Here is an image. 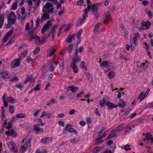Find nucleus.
<instances>
[{
	"label": "nucleus",
	"instance_id": "1",
	"mask_svg": "<svg viewBox=\"0 0 153 153\" xmlns=\"http://www.w3.org/2000/svg\"><path fill=\"white\" fill-rule=\"evenodd\" d=\"M75 56L72 60V63L71 65V67L73 70L74 72L77 73L78 71V68L76 65L77 63L79 62L81 58L80 57L78 56V49L76 48L75 51Z\"/></svg>",
	"mask_w": 153,
	"mask_h": 153
},
{
	"label": "nucleus",
	"instance_id": "2",
	"mask_svg": "<svg viewBox=\"0 0 153 153\" xmlns=\"http://www.w3.org/2000/svg\"><path fill=\"white\" fill-rule=\"evenodd\" d=\"M91 11L96 17V19L99 17L100 15L98 12V7L96 4L91 5Z\"/></svg>",
	"mask_w": 153,
	"mask_h": 153
},
{
	"label": "nucleus",
	"instance_id": "3",
	"mask_svg": "<svg viewBox=\"0 0 153 153\" xmlns=\"http://www.w3.org/2000/svg\"><path fill=\"white\" fill-rule=\"evenodd\" d=\"M52 23L51 20L48 21L43 27L41 31L42 34H44L45 32L47 31L49 28L52 25Z\"/></svg>",
	"mask_w": 153,
	"mask_h": 153
},
{
	"label": "nucleus",
	"instance_id": "4",
	"mask_svg": "<svg viewBox=\"0 0 153 153\" xmlns=\"http://www.w3.org/2000/svg\"><path fill=\"white\" fill-rule=\"evenodd\" d=\"M21 58H19L14 60L13 62L11 64V68H14L16 67L19 66L20 64Z\"/></svg>",
	"mask_w": 153,
	"mask_h": 153
},
{
	"label": "nucleus",
	"instance_id": "5",
	"mask_svg": "<svg viewBox=\"0 0 153 153\" xmlns=\"http://www.w3.org/2000/svg\"><path fill=\"white\" fill-rule=\"evenodd\" d=\"M5 133L7 134L8 136H12L14 137H16L17 136L16 132L13 129L6 131Z\"/></svg>",
	"mask_w": 153,
	"mask_h": 153
},
{
	"label": "nucleus",
	"instance_id": "6",
	"mask_svg": "<svg viewBox=\"0 0 153 153\" xmlns=\"http://www.w3.org/2000/svg\"><path fill=\"white\" fill-rule=\"evenodd\" d=\"M0 77L4 79H9L10 77V75L7 71L0 72Z\"/></svg>",
	"mask_w": 153,
	"mask_h": 153
},
{
	"label": "nucleus",
	"instance_id": "7",
	"mask_svg": "<svg viewBox=\"0 0 153 153\" xmlns=\"http://www.w3.org/2000/svg\"><path fill=\"white\" fill-rule=\"evenodd\" d=\"M34 130L36 131V133L37 134L42 133L43 132V130L42 128H41L37 125H35L34 126Z\"/></svg>",
	"mask_w": 153,
	"mask_h": 153
},
{
	"label": "nucleus",
	"instance_id": "8",
	"mask_svg": "<svg viewBox=\"0 0 153 153\" xmlns=\"http://www.w3.org/2000/svg\"><path fill=\"white\" fill-rule=\"evenodd\" d=\"M56 65L57 64H56V62H54L53 61H52V62L51 63L50 65L49 70L51 72H53L54 71L55 68V65Z\"/></svg>",
	"mask_w": 153,
	"mask_h": 153
},
{
	"label": "nucleus",
	"instance_id": "9",
	"mask_svg": "<svg viewBox=\"0 0 153 153\" xmlns=\"http://www.w3.org/2000/svg\"><path fill=\"white\" fill-rule=\"evenodd\" d=\"M76 36V34H73L70 36H68L66 38V41L68 43H71L72 42V39H74Z\"/></svg>",
	"mask_w": 153,
	"mask_h": 153
},
{
	"label": "nucleus",
	"instance_id": "10",
	"mask_svg": "<svg viewBox=\"0 0 153 153\" xmlns=\"http://www.w3.org/2000/svg\"><path fill=\"white\" fill-rule=\"evenodd\" d=\"M57 27V25H55L52 27V28L51 29L50 33H52V38L53 40L54 39V35L55 33L56 29Z\"/></svg>",
	"mask_w": 153,
	"mask_h": 153
},
{
	"label": "nucleus",
	"instance_id": "11",
	"mask_svg": "<svg viewBox=\"0 0 153 153\" xmlns=\"http://www.w3.org/2000/svg\"><path fill=\"white\" fill-rule=\"evenodd\" d=\"M120 103L117 105V107L118 106L120 108H124L126 106V103L124 101L120 99Z\"/></svg>",
	"mask_w": 153,
	"mask_h": 153
},
{
	"label": "nucleus",
	"instance_id": "12",
	"mask_svg": "<svg viewBox=\"0 0 153 153\" xmlns=\"http://www.w3.org/2000/svg\"><path fill=\"white\" fill-rule=\"evenodd\" d=\"M111 64L109 62L103 61L100 64V65L102 67H109Z\"/></svg>",
	"mask_w": 153,
	"mask_h": 153
},
{
	"label": "nucleus",
	"instance_id": "13",
	"mask_svg": "<svg viewBox=\"0 0 153 153\" xmlns=\"http://www.w3.org/2000/svg\"><path fill=\"white\" fill-rule=\"evenodd\" d=\"M79 88L74 86H69L67 88V90H71L73 92H75Z\"/></svg>",
	"mask_w": 153,
	"mask_h": 153
},
{
	"label": "nucleus",
	"instance_id": "14",
	"mask_svg": "<svg viewBox=\"0 0 153 153\" xmlns=\"http://www.w3.org/2000/svg\"><path fill=\"white\" fill-rule=\"evenodd\" d=\"M142 25H143V26L144 27H145V29H149L150 26L151 25V23L149 22H144L143 23H141Z\"/></svg>",
	"mask_w": 153,
	"mask_h": 153
},
{
	"label": "nucleus",
	"instance_id": "15",
	"mask_svg": "<svg viewBox=\"0 0 153 153\" xmlns=\"http://www.w3.org/2000/svg\"><path fill=\"white\" fill-rule=\"evenodd\" d=\"M51 114L49 113H47L46 111H44L42 112V113L40 117H42L45 116H47L48 118L51 117Z\"/></svg>",
	"mask_w": 153,
	"mask_h": 153
},
{
	"label": "nucleus",
	"instance_id": "16",
	"mask_svg": "<svg viewBox=\"0 0 153 153\" xmlns=\"http://www.w3.org/2000/svg\"><path fill=\"white\" fill-rule=\"evenodd\" d=\"M105 104L109 108H116L117 107V105L113 104L112 103H111L110 102H107Z\"/></svg>",
	"mask_w": 153,
	"mask_h": 153
},
{
	"label": "nucleus",
	"instance_id": "17",
	"mask_svg": "<svg viewBox=\"0 0 153 153\" xmlns=\"http://www.w3.org/2000/svg\"><path fill=\"white\" fill-rule=\"evenodd\" d=\"M55 47V46H52L50 48V52L48 53V55L50 56H52L53 54L56 51V50L54 48V47Z\"/></svg>",
	"mask_w": 153,
	"mask_h": 153
},
{
	"label": "nucleus",
	"instance_id": "18",
	"mask_svg": "<svg viewBox=\"0 0 153 153\" xmlns=\"http://www.w3.org/2000/svg\"><path fill=\"white\" fill-rule=\"evenodd\" d=\"M4 20V16L3 14L0 15V28H1L3 25Z\"/></svg>",
	"mask_w": 153,
	"mask_h": 153
},
{
	"label": "nucleus",
	"instance_id": "19",
	"mask_svg": "<svg viewBox=\"0 0 153 153\" xmlns=\"http://www.w3.org/2000/svg\"><path fill=\"white\" fill-rule=\"evenodd\" d=\"M31 139L30 138L28 139L26 141H25V143L22 145V146H24L25 147L27 148L28 146L30 144Z\"/></svg>",
	"mask_w": 153,
	"mask_h": 153
},
{
	"label": "nucleus",
	"instance_id": "20",
	"mask_svg": "<svg viewBox=\"0 0 153 153\" xmlns=\"http://www.w3.org/2000/svg\"><path fill=\"white\" fill-rule=\"evenodd\" d=\"M7 101L10 103H14L15 102L16 100L12 97H10L7 98Z\"/></svg>",
	"mask_w": 153,
	"mask_h": 153
},
{
	"label": "nucleus",
	"instance_id": "21",
	"mask_svg": "<svg viewBox=\"0 0 153 153\" xmlns=\"http://www.w3.org/2000/svg\"><path fill=\"white\" fill-rule=\"evenodd\" d=\"M145 137L147 140H151L153 139V137H152V135L150 134H146Z\"/></svg>",
	"mask_w": 153,
	"mask_h": 153
},
{
	"label": "nucleus",
	"instance_id": "22",
	"mask_svg": "<svg viewBox=\"0 0 153 153\" xmlns=\"http://www.w3.org/2000/svg\"><path fill=\"white\" fill-rule=\"evenodd\" d=\"M26 115L23 113H21L19 114H17L16 115V117L18 118H23L25 117Z\"/></svg>",
	"mask_w": 153,
	"mask_h": 153
},
{
	"label": "nucleus",
	"instance_id": "23",
	"mask_svg": "<svg viewBox=\"0 0 153 153\" xmlns=\"http://www.w3.org/2000/svg\"><path fill=\"white\" fill-rule=\"evenodd\" d=\"M102 148L101 147H96L92 151V152L94 153H97L100 151Z\"/></svg>",
	"mask_w": 153,
	"mask_h": 153
},
{
	"label": "nucleus",
	"instance_id": "24",
	"mask_svg": "<svg viewBox=\"0 0 153 153\" xmlns=\"http://www.w3.org/2000/svg\"><path fill=\"white\" fill-rule=\"evenodd\" d=\"M40 37L38 36H36L35 38V43L37 45H39L40 44Z\"/></svg>",
	"mask_w": 153,
	"mask_h": 153
},
{
	"label": "nucleus",
	"instance_id": "25",
	"mask_svg": "<svg viewBox=\"0 0 153 153\" xmlns=\"http://www.w3.org/2000/svg\"><path fill=\"white\" fill-rule=\"evenodd\" d=\"M1 119L3 120L5 117V109L3 106L1 108Z\"/></svg>",
	"mask_w": 153,
	"mask_h": 153
},
{
	"label": "nucleus",
	"instance_id": "26",
	"mask_svg": "<svg viewBox=\"0 0 153 153\" xmlns=\"http://www.w3.org/2000/svg\"><path fill=\"white\" fill-rule=\"evenodd\" d=\"M106 101V99L105 98H104L102 99L101 100L100 103V105L101 107L104 106L105 102Z\"/></svg>",
	"mask_w": 153,
	"mask_h": 153
},
{
	"label": "nucleus",
	"instance_id": "27",
	"mask_svg": "<svg viewBox=\"0 0 153 153\" xmlns=\"http://www.w3.org/2000/svg\"><path fill=\"white\" fill-rule=\"evenodd\" d=\"M102 24V23H99L97 24L95 26V29L94 31V32H97L99 28L100 27V25Z\"/></svg>",
	"mask_w": 153,
	"mask_h": 153
},
{
	"label": "nucleus",
	"instance_id": "28",
	"mask_svg": "<svg viewBox=\"0 0 153 153\" xmlns=\"http://www.w3.org/2000/svg\"><path fill=\"white\" fill-rule=\"evenodd\" d=\"M8 23L10 24H13L15 23L16 19L9 18L8 19Z\"/></svg>",
	"mask_w": 153,
	"mask_h": 153
},
{
	"label": "nucleus",
	"instance_id": "29",
	"mask_svg": "<svg viewBox=\"0 0 153 153\" xmlns=\"http://www.w3.org/2000/svg\"><path fill=\"white\" fill-rule=\"evenodd\" d=\"M73 48V45L72 44H70L67 48V49L69 53H70L72 51Z\"/></svg>",
	"mask_w": 153,
	"mask_h": 153
},
{
	"label": "nucleus",
	"instance_id": "30",
	"mask_svg": "<svg viewBox=\"0 0 153 153\" xmlns=\"http://www.w3.org/2000/svg\"><path fill=\"white\" fill-rule=\"evenodd\" d=\"M42 17L45 19H49L50 16L48 14L44 13L43 14Z\"/></svg>",
	"mask_w": 153,
	"mask_h": 153
},
{
	"label": "nucleus",
	"instance_id": "31",
	"mask_svg": "<svg viewBox=\"0 0 153 153\" xmlns=\"http://www.w3.org/2000/svg\"><path fill=\"white\" fill-rule=\"evenodd\" d=\"M9 107L10 108V113L11 114H13L14 112V106L13 105H11L9 106Z\"/></svg>",
	"mask_w": 153,
	"mask_h": 153
},
{
	"label": "nucleus",
	"instance_id": "32",
	"mask_svg": "<svg viewBox=\"0 0 153 153\" xmlns=\"http://www.w3.org/2000/svg\"><path fill=\"white\" fill-rule=\"evenodd\" d=\"M40 21V19L39 17L37 18L36 21V27H35V29H36L39 26V22Z\"/></svg>",
	"mask_w": 153,
	"mask_h": 153
},
{
	"label": "nucleus",
	"instance_id": "33",
	"mask_svg": "<svg viewBox=\"0 0 153 153\" xmlns=\"http://www.w3.org/2000/svg\"><path fill=\"white\" fill-rule=\"evenodd\" d=\"M14 31V27H13L7 33L6 35L7 36H10L13 33Z\"/></svg>",
	"mask_w": 153,
	"mask_h": 153
},
{
	"label": "nucleus",
	"instance_id": "34",
	"mask_svg": "<svg viewBox=\"0 0 153 153\" xmlns=\"http://www.w3.org/2000/svg\"><path fill=\"white\" fill-rule=\"evenodd\" d=\"M16 16L14 12H11L10 13L9 15V17L10 18H12L15 19Z\"/></svg>",
	"mask_w": 153,
	"mask_h": 153
},
{
	"label": "nucleus",
	"instance_id": "35",
	"mask_svg": "<svg viewBox=\"0 0 153 153\" xmlns=\"http://www.w3.org/2000/svg\"><path fill=\"white\" fill-rule=\"evenodd\" d=\"M114 74L113 71H111L108 74V76L109 78L112 79L113 78Z\"/></svg>",
	"mask_w": 153,
	"mask_h": 153
},
{
	"label": "nucleus",
	"instance_id": "36",
	"mask_svg": "<svg viewBox=\"0 0 153 153\" xmlns=\"http://www.w3.org/2000/svg\"><path fill=\"white\" fill-rule=\"evenodd\" d=\"M27 148L22 145L20 147V151L21 153H24L26 151Z\"/></svg>",
	"mask_w": 153,
	"mask_h": 153
},
{
	"label": "nucleus",
	"instance_id": "37",
	"mask_svg": "<svg viewBox=\"0 0 153 153\" xmlns=\"http://www.w3.org/2000/svg\"><path fill=\"white\" fill-rule=\"evenodd\" d=\"M146 97L143 96V92H142L139 96L138 99H141L140 102L142 100L144 99Z\"/></svg>",
	"mask_w": 153,
	"mask_h": 153
},
{
	"label": "nucleus",
	"instance_id": "38",
	"mask_svg": "<svg viewBox=\"0 0 153 153\" xmlns=\"http://www.w3.org/2000/svg\"><path fill=\"white\" fill-rule=\"evenodd\" d=\"M49 141V138L48 137H45L43 138L41 140V142L42 143H47V141Z\"/></svg>",
	"mask_w": 153,
	"mask_h": 153
},
{
	"label": "nucleus",
	"instance_id": "39",
	"mask_svg": "<svg viewBox=\"0 0 153 153\" xmlns=\"http://www.w3.org/2000/svg\"><path fill=\"white\" fill-rule=\"evenodd\" d=\"M145 11L148 14L149 17L150 18H151L152 17V14L151 11L147 9H146Z\"/></svg>",
	"mask_w": 153,
	"mask_h": 153
},
{
	"label": "nucleus",
	"instance_id": "40",
	"mask_svg": "<svg viewBox=\"0 0 153 153\" xmlns=\"http://www.w3.org/2000/svg\"><path fill=\"white\" fill-rule=\"evenodd\" d=\"M85 20H83V19H82L80 21H79L77 23L76 25V26L77 27L81 25L82 24H83Z\"/></svg>",
	"mask_w": 153,
	"mask_h": 153
},
{
	"label": "nucleus",
	"instance_id": "41",
	"mask_svg": "<svg viewBox=\"0 0 153 153\" xmlns=\"http://www.w3.org/2000/svg\"><path fill=\"white\" fill-rule=\"evenodd\" d=\"M17 7V4L16 3H14L12 4L11 7V9L12 10H15Z\"/></svg>",
	"mask_w": 153,
	"mask_h": 153
},
{
	"label": "nucleus",
	"instance_id": "42",
	"mask_svg": "<svg viewBox=\"0 0 153 153\" xmlns=\"http://www.w3.org/2000/svg\"><path fill=\"white\" fill-rule=\"evenodd\" d=\"M27 54V51H25L23 52L21 54H20V57H25L26 54Z\"/></svg>",
	"mask_w": 153,
	"mask_h": 153
},
{
	"label": "nucleus",
	"instance_id": "43",
	"mask_svg": "<svg viewBox=\"0 0 153 153\" xmlns=\"http://www.w3.org/2000/svg\"><path fill=\"white\" fill-rule=\"evenodd\" d=\"M40 48L39 47H37L34 51L33 53L35 54L37 53L40 51Z\"/></svg>",
	"mask_w": 153,
	"mask_h": 153
},
{
	"label": "nucleus",
	"instance_id": "44",
	"mask_svg": "<svg viewBox=\"0 0 153 153\" xmlns=\"http://www.w3.org/2000/svg\"><path fill=\"white\" fill-rule=\"evenodd\" d=\"M82 30L81 29L80 30L78 31V32L77 34V35H76L77 37L78 38H80V36H81V35L82 33Z\"/></svg>",
	"mask_w": 153,
	"mask_h": 153
},
{
	"label": "nucleus",
	"instance_id": "45",
	"mask_svg": "<svg viewBox=\"0 0 153 153\" xmlns=\"http://www.w3.org/2000/svg\"><path fill=\"white\" fill-rule=\"evenodd\" d=\"M12 122H8V125L6 127V128L7 129H9L10 128H11L12 127Z\"/></svg>",
	"mask_w": 153,
	"mask_h": 153
},
{
	"label": "nucleus",
	"instance_id": "46",
	"mask_svg": "<svg viewBox=\"0 0 153 153\" xmlns=\"http://www.w3.org/2000/svg\"><path fill=\"white\" fill-rule=\"evenodd\" d=\"M62 65H60L59 67V69L62 71L64 70V61L63 59L62 62Z\"/></svg>",
	"mask_w": 153,
	"mask_h": 153
},
{
	"label": "nucleus",
	"instance_id": "47",
	"mask_svg": "<svg viewBox=\"0 0 153 153\" xmlns=\"http://www.w3.org/2000/svg\"><path fill=\"white\" fill-rule=\"evenodd\" d=\"M55 102L54 99H53L51 100L50 101V102H48L46 104L48 106H50L52 104L54 103Z\"/></svg>",
	"mask_w": 153,
	"mask_h": 153
},
{
	"label": "nucleus",
	"instance_id": "48",
	"mask_svg": "<svg viewBox=\"0 0 153 153\" xmlns=\"http://www.w3.org/2000/svg\"><path fill=\"white\" fill-rule=\"evenodd\" d=\"M12 150L13 151L14 153H17L18 149L17 147L15 146L12 147Z\"/></svg>",
	"mask_w": 153,
	"mask_h": 153
},
{
	"label": "nucleus",
	"instance_id": "49",
	"mask_svg": "<svg viewBox=\"0 0 153 153\" xmlns=\"http://www.w3.org/2000/svg\"><path fill=\"white\" fill-rule=\"evenodd\" d=\"M50 7H51L50 3H46L44 7V8L46 9H49Z\"/></svg>",
	"mask_w": 153,
	"mask_h": 153
},
{
	"label": "nucleus",
	"instance_id": "50",
	"mask_svg": "<svg viewBox=\"0 0 153 153\" xmlns=\"http://www.w3.org/2000/svg\"><path fill=\"white\" fill-rule=\"evenodd\" d=\"M71 27V24H69L66 27V28L65 29V32H67L69 30L70 28Z\"/></svg>",
	"mask_w": 153,
	"mask_h": 153
},
{
	"label": "nucleus",
	"instance_id": "51",
	"mask_svg": "<svg viewBox=\"0 0 153 153\" xmlns=\"http://www.w3.org/2000/svg\"><path fill=\"white\" fill-rule=\"evenodd\" d=\"M129 145L127 144L125 146H124L123 148L125 149L126 150H127L128 149V150H130V149L129 148Z\"/></svg>",
	"mask_w": 153,
	"mask_h": 153
},
{
	"label": "nucleus",
	"instance_id": "52",
	"mask_svg": "<svg viewBox=\"0 0 153 153\" xmlns=\"http://www.w3.org/2000/svg\"><path fill=\"white\" fill-rule=\"evenodd\" d=\"M46 40V38L44 37H42V39L40 41V44H43Z\"/></svg>",
	"mask_w": 153,
	"mask_h": 153
},
{
	"label": "nucleus",
	"instance_id": "53",
	"mask_svg": "<svg viewBox=\"0 0 153 153\" xmlns=\"http://www.w3.org/2000/svg\"><path fill=\"white\" fill-rule=\"evenodd\" d=\"M139 33L138 32H137L135 33V36L134 37L133 39H137V38H139Z\"/></svg>",
	"mask_w": 153,
	"mask_h": 153
},
{
	"label": "nucleus",
	"instance_id": "54",
	"mask_svg": "<svg viewBox=\"0 0 153 153\" xmlns=\"http://www.w3.org/2000/svg\"><path fill=\"white\" fill-rule=\"evenodd\" d=\"M126 132H128L131 130V128L129 126H127L126 128Z\"/></svg>",
	"mask_w": 153,
	"mask_h": 153
},
{
	"label": "nucleus",
	"instance_id": "55",
	"mask_svg": "<svg viewBox=\"0 0 153 153\" xmlns=\"http://www.w3.org/2000/svg\"><path fill=\"white\" fill-rule=\"evenodd\" d=\"M31 36L30 38L29 39V41H31L33 39H35L36 37V35H30Z\"/></svg>",
	"mask_w": 153,
	"mask_h": 153
},
{
	"label": "nucleus",
	"instance_id": "56",
	"mask_svg": "<svg viewBox=\"0 0 153 153\" xmlns=\"http://www.w3.org/2000/svg\"><path fill=\"white\" fill-rule=\"evenodd\" d=\"M65 10L63 9L62 10L59 11L58 13V14L59 16H62L64 13Z\"/></svg>",
	"mask_w": 153,
	"mask_h": 153
},
{
	"label": "nucleus",
	"instance_id": "57",
	"mask_svg": "<svg viewBox=\"0 0 153 153\" xmlns=\"http://www.w3.org/2000/svg\"><path fill=\"white\" fill-rule=\"evenodd\" d=\"M70 126V125L69 124H68L65 127V128L63 129V133H64V134L65 133L66 131L67 130L68 128L69 127V126Z\"/></svg>",
	"mask_w": 153,
	"mask_h": 153
},
{
	"label": "nucleus",
	"instance_id": "58",
	"mask_svg": "<svg viewBox=\"0 0 153 153\" xmlns=\"http://www.w3.org/2000/svg\"><path fill=\"white\" fill-rule=\"evenodd\" d=\"M15 86L18 88L21 89L22 88L23 85L21 84H19L16 85Z\"/></svg>",
	"mask_w": 153,
	"mask_h": 153
},
{
	"label": "nucleus",
	"instance_id": "59",
	"mask_svg": "<svg viewBox=\"0 0 153 153\" xmlns=\"http://www.w3.org/2000/svg\"><path fill=\"white\" fill-rule=\"evenodd\" d=\"M40 85H38L36 86L35 87L34 89V90H35V91H39L40 90V88H39Z\"/></svg>",
	"mask_w": 153,
	"mask_h": 153
},
{
	"label": "nucleus",
	"instance_id": "60",
	"mask_svg": "<svg viewBox=\"0 0 153 153\" xmlns=\"http://www.w3.org/2000/svg\"><path fill=\"white\" fill-rule=\"evenodd\" d=\"M8 38V36L5 35V36H4L3 37V42L4 43H5L6 42L7 40V39Z\"/></svg>",
	"mask_w": 153,
	"mask_h": 153
},
{
	"label": "nucleus",
	"instance_id": "61",
	"mask_svg": "<svg viewBox=\"0 0 153 153\" xmlns=\"http://www.w3.org/2000/svg\"><path fill=\"white\" fill-rule=\"evenodd\" d=\"M65 27V25H63L62 26H61L60 27V28L58 32H59V33H61V32H62V29Z\"/></svg>",
	"mask_w": 153,
	"mask_h": 153
},
{
	"label": "nucleus",
	"instance_id": "62",
	"mask_svg": "<svg viewBox=\"0 0 153 153\" xmlns=\"http://www.w3.org/2000/svg\"><path fill=\"white\" fill-rule=\"evenodd\" d=\"M21 13L22 15H24L25 13V9L24 7H22Z\"/></svg>",
	"mask_w": 153,
	"mask_h": 153
},
{
	"label": "nucleus",
	"instance_id": "63",
	"mask_svg": "<svg viewBox=\"0 0 153 153\" xmlns=\"http://www.w3.org/2000/svg\"><path fill=\"white\" fill-rule=\"evenodd\" d=\"M30 24L29 23H27L25 26V30H29L30 29L29 27Z\"/></svg>",
	"mask_w": 153,
	"mask_h": 153
},
{
	"label": "nucleus",
	"instance_id": "64",
	"mask_svg": "<svg viewBox=\"0 0 153 153\" xmlns=\"http://www.w3.org/2000/svg\"><path fill=\"white\" fill-rule=\"evenodd\" d=\"M146 147L147 152L148 153H152L150 147L147 146H146Z\"/></svg>",
	"mask_w": 153,
	"mask_h": 153
}]
</instances>
